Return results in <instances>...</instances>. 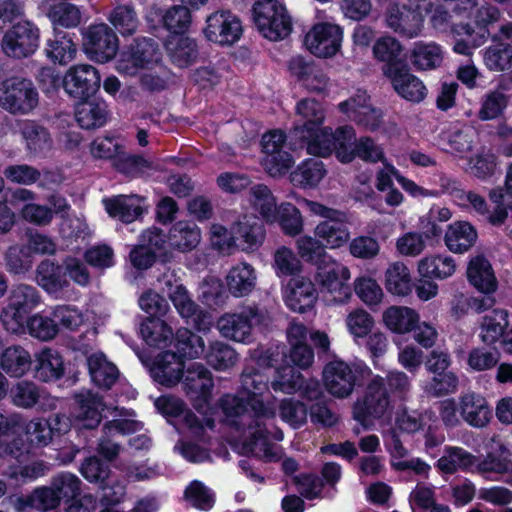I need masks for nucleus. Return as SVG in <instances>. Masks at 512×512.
<instances>
[{
    "label": "nucleus",
    "instance_id": "nucleus-63",
    "mask_svg": "<svg viewBox=\"0 0 512 512\" xmlns=\"http://www.w3.org/2000/svg\"><path fill=\"white\" fill-rule=\"evenodd\" d=\"M41 397L39 387L32 381L17 382L10 390V399L13 405L22 409H31Z\"/></svg>",
    "mask_w": 512,
    "mask_h": 512
},
{
    "label": "nucleus",
    "instance_id": "nucleus-46",
    "mask_svg": "<svg viewBox=\"0 0 512 512\" xmlns=\"http://www.w3.org/2000/svg\"><path fill=\"white\" fill-rule=\"evenodd\" d=\"M140 334L149 345L165 348L173 341L172 328L160 318L147 317L140 325Z\"/></svg>",
    "mask_w": 512,
    "mask_h": 512
},
{
    "label": "nucleus",
    "instance_id": "nucleus-12",
    "mask_svg": "<svg viewBox=\"0 0 512 512\" xmlns=\"http://www.w3.org/2000/svg\"><path fill=\"white\" fill-rule=\"evenodd\" d=\"M83 46L91 59L106 63L116 56L119 41L115 31L107 24L101 23L87 29Z\"/></svg>",
    "mask_w": 512,
    "mask_h": 512
},
{
    "label": "nucleus",
    "instance_id": "nucleus-44",
    "mask_svg": "<svg viewBox=\"0 0 512 512\" xmlns=\"http://www.w3.org/2000/svg\"><path fill=\"white\" fill-rule=\"evenodd\" d=\"M47 16L54 26L73 29L82 22V12L78 6L65 0L54 1L47 10Z\"/></svg>",
    "mask_w": 512,
    "mask_h": 512
},
{
    "label": "nucleus",
    "instance_id": "nucleus-27",
    "mask_svg": "<svg viewBox=\"0 0 512 512\" xmlns=\"http://www.w3.org/2000/svg\"><path fill=\"white\" fill-rule=\"evenodd\" d=\"M133 430L132 421L126 419L108 421L103 426V435L98 441L97 452L107 461H114L121 451V445L115 440V436L129 434Z\"/></svg>",
    "mask_w": 512,
    "mask_h": 512
},
{
    "label": "nucleus",
    "instance_id": "nucleus-2",
    "mask_svg": "<svg viewBox=\"0 0 512 512\" xmlns=\"http://www.w3.org/2000/svg\"><path fill=\"white\" fill-rule=\"evenodd\" d=\"M42 302V295L36 286L27 283L14 285L9 293L7 305L0 314L4 329L13 334L23 331L28 315Z\"/></svg>",
    "mask_w": 512,
    "mask_h": 512
},
{
    "label": "nucleus",
    "instance_id": "nucleus-10",
    "mask_svg": "<svg viewBox=\"0 0 512 512\" xmlns=\"http://www.w3.org/2000/svg\"><path fill=\"white\" fill-rule=\"evenodd\" d=\"M100 83L99 71L90 64L71 66L62 80L65 92L77 100H87L93 96L98 91Z\"/></svg>",
    "mask_w": 512,
    "mask_h": 512
},
{
    "label": "nucleus",
    "instance_id": "nucleus-59",
    "mask_svg": "<svg viewBox=\"0 0 512 512\" xmlns=\"http://www.w3.org/2000/svg\"><path fill=\"white\" fill-rule=\"evenodd\" d=\"M442 59L441 49L434 43L417 42L411 54L412 64L419 70L434 69L440 66Z\"/></svg>",
    "mask_w": 512,
    "mask_h": 512
},
{
    "label": "nucleus",
    "instance_id": "nucleus-28",
    "mask_svg": "<svg viewBox=\"0 0 512 512\" xmlns=\"http://www.w3.org/2000/svg\"><path fill=\"white\" fill-rule=\"evenodd\" d=\"M35 281L48 294L59 293L70 285L64 265L50 259H44L37 265Z\"/></svg>",
    "mask_w": 512,
    "mask_h": 512
},
{
    "label": "nucleus",
    "instance_id": "nucleus-24",
    "mask_svg": "<svg viewBox=\"0 0 512 512\" xmlns=\"http://www.w3.org/2000/svg\"><path fill=\"white\" fill-rule=\"evenodd\" d=\"M184 362L175 352L165 351L160 353L150 368L151 377L155 382L172 387L183 378Z\"/></svg>",
    "mask_w": 512,
    "mask_h": 512
},
{
    "label": "nucleus",
    "instance_id": "nucleus-31",
    "mask_svg": "<svg viewBox=\"0 0 512 512\" xmlns=\"http://www.w3.org/2000/svg\"><path fill=\"white\" fill-rule=\"evenodd\" d=\"M507 90L508 84L505 81H500L495 89L483 95L477 113L481 121L494 120L503 115L510 102Z\"/></svg>",
    "mask_w": 512,
    "mask_h": 512
},
{
    "label": "nucleus",
    "instance_id": "nucleus-26",
    "mask_svg": "<svg viewBox=\"0 0 512 512\" xmlns=\"http://www.w3.org/2000/svg\"><path fill=\"white\" fill-rule=\"evenodd\" d=\"M144 198L135 194L116 195L103 200L104 207L110 217L129 224L139 219L144 212Z\"/></svg>",
    "mask_w": 512,
    "mask_h": 512
},
{
    "label": "nucleus",
    "instance_id": "nucleus-16",
    "mask_svg": "<svg viewBox=\"0 0 512 512\" xmlns=\"http://www.w3.org/2000/svg\"><path fill=\"white\" fill-rule=\"evenodd\" d=\"M385 23L395 33L411 39L421 33L424 16L419 6L412 8L406 4H393L385 12Z\"/></svg>",
    "mask_w": 512,
    "mask_h": 512
},
{
    "label": "nucleus",
    "instance_id": "nucleus-55",
    "mask_svg": "<svg viewBox=\"0 0 512 512\" xmlns=\"http://www.w3.org/2000/svg\"><path fill=\"white\" fill-rule=\"evenodd\" d=\"M486 68L492 72H504L512 68V46L499 42L487 47L483 54Z\"/></svg>",
    "mask_w": 512,
    "mask_h": 512
},
{
    "label": "nucleus",
    "instance_id": "nucleus-20",
    "mask_svg": "<svg viewBox=\"0 0 512 512\" xmlns=\"http://www.w3.org/2000/svg\"><path fill=\"white\" fill-rule=\"evenodd\" d=\"M265 228L255 216L244 215L231 226V240L242 251L253 252L264 242Z\"/></svg>",
    "mask_w": 512,
    "mask_h": 512
},
{
    "label": "nucleus",
    "instance_id": "nucleus-6",
    "mask_svg": "<svg viewBox=\"0 0 512 512\" xmlns=\"http://www.w3.org/2000/svg\"><path fill=\"white\" fill-rule=\"evenodd\" d=\"M391 407L385 380L376 375L366 385L364 393L353 404V418L363 426H368L382 418Z\"/></svg>",
    "mask_w": 512,
    "mask_h": 512
},
{
    "label": "nucleus",
    "instance_id": "nucleus-33",
    "mask_svg": "<svg viewBox=\"0 0 512 512\" xmlns=\"http://www.w3.org/2000/svg\"><path fill=\"white\" fill-rule=\"evenodd\" d=\"M469 282L479 291L491 294L497 289V279L490 262L483 256H476L467 268Z\"/></svg>",
    "mask_w": 512,
    "mask_h": 512
},
{
    "label": "nucleus",
    "instance_id": "nucleus-64",
    "mask_svg": "<svg viewBox=\"0 0 512 512\" xmlns=\"http://www.w3.org/2000/svg\"><path fill=\"white\" fill-rule=\"evenodd\" d=\"M5 179L13 184L31 186L41 179L40 170L25 163L9 164L3 169Z\"/></svg>",
    "mask_w": 512,
    "mask_h": 512
},
{
    "label": "nucleus",
    "instance_id": "nucleus-25",
    "mask_svg": "<svg viewBox=\"0 0 512 512\" xmlns=\"http://www.w3.org/2000/svg\"><path fill=\"white\" fill-rule=\"evenodd\" d=\"M316 300L317 291L309 278L297 276L290 279L285 302L291 310L304 313L314 306Z\"/></svg>",
    "mask_w": 512,
    "mask_h": 512
},
{
    "label": "nucleus",
    "instance_id": "nucleus-15",
    "mask_svg": "<svg viewBox=\"0 0 512 512\" xmlns=\"http://www.w3.org/2000/svg\"><path fill=\"white\" fill-rule=\"evenodd\" d=\"M186 395L193 401L196 410H203L211 399L214 387L212 373L201 363H192L183 373Z\"/></svg>",
    "mask_w": 512,
    "mask_h": 512
},
{
    "label": "nucleus",
    "instance_id": "nucleus-36",
    "mask_svg": "<svg viewBox=\"0 0 512 512\" xmlns=\"http://www.w3.org/2000/svg\"><path fill=\"white\" fill-rule=\"evenodd\" d=\"M420 320L419 314L406 306H390L383 313L385 326L396 334H407L415 329Z\"/></svg>",
    "mask_w": 512,
    "mask_h": 512
},
{
    "label": "nucleus",
    "instance_id": "nucleus-19",
    "mask_svg": "<svg viewBox=\"0 0 512 512\" xmlns=\"http://www.w3.org/2000/svg\"><path fill=\"white\" fill-rule=\"evenodd\" d=\"M241 388L246 393L247 404L255 419L274 418V410L266 407L260 399L261 394L267 390V379L263 374L253 368L245 369L241 374Z\"/></svg>",
    "mask_w": 512,
    "mask_h": 512
},
{
    "label": "nucleus",
    "instance_id": "nucleus-62",
    "mask_svg": "<svg viewBox=\"0 0 512 512\" xmlns=\"http://www.w3.org/2000/svg\"><path fill=\"white\" fill-rule=\"evenodd\" d=\"M303 383V375L292 365H286L277 369L271 386L276 392L293 394L302 388Z\"/></svg>",
    "mask_w": 512,
    "mask_h": 512
},
{
    "label": "nucleus",
    "instance_id": "nucleus-14",
    "mask_svg": "<svg viewBox=\"0 0 512 512\" xmlns=\"http://www.w3.org/2000/svg\"><path fill=\"white\" fill-rule=\"evenodd\" d=\"M343 30L337 24H315L305 36V45L308 50L321 58L336 55L341 48Z\"/></svg>",
    "mask_w": 512,
    "mask_h": 512
},
{
    "label": "nucleus",
    "instance_id": "nucleus-48",
    "mask_svg": "<svg viewBox=\"0 0 512 512\" xmlns=\"http://www.w3.org/2000/svg\"><path fill=\"white\" fill-rule=\"evenodd\" d=\"M169 240L176 249L182 252L191 251L200 243V229L194 223L179 221L170 229Z\"/></svg>",
    "mask_w": 512,
    "mask_h": 512
},
{
    "label": "nucleus",
    "instance_id": "nucleus-52",
    "mask_svg": "<svg viewBox=\"0 0 512 512\" xmlns=\"http://www.w3.org/2000/svg\"><path fill=\"white\" fill-rule=\"evenodd\" d=\"M174 347L180 359H195L204 352L203 339L187 328H180L173 334Z\"/></svg>",
    "mask_w": 512,
    "mask_h": 512
},
{
    "label": "nucleus",
    "instance_id": "nucleus-54",
    "mask_svg": "<svg viewBox=\"0 0 512 512\" xmlns=\"http://www.w3.org/2000/svg\"><path fill=\"white\" fill-rule=\"evenodd\" d=\"M267 223H278L284 234L297 236L303 231V218L299 209L289 202L279 205L275 212V220Z\"/></svg>",
    "mask_w": 512,
    "mask_h": 512
},
{
    "label": "nucleus",
    "instance_id": "nucleus-1",
    "mask_svg": "<svg viewBox=\"0 0 512 512\" xmlns=\"http://www.w3.org/2000/svg\"><path fill=\"white\" fill-rule=\"evenodd\" d=\"M298 119L291 132V141L295 148L305 149L307 154L327 157L333 152L337 129L322 128L325 111L315 99H303L296 106Z\"/></svg>",
    "mask_w": 512,
    "mask_h": 512
},
{
    "label": "nucleus",
    "instance_id": "nucleus-45",
    "mask_svg": "<svg viewBox=\"0 0 512 512\" xmlns=\"http://www.w3.org/2000/svg\"><path fill=\"white\" fill-rule=\"evenodd\" d=\"M456 263L450 256L428 255L418 261L417 271L421 278L446 279L454 274Z\"/></svg>",
    "mask_w": 512,
    "mask_h": 512
},
{
    "label": "nucleus",
    "instance_id": "nucleus-34",
    "mask_svg": "<svg viewBox=\"0 0 512 512\" xmlns=\"http://www.w3.org/2000/svg\"><path fill=\"white\" fill-rule=\"evenodd\" d=\"M90 377L95 385L103 389H110L119 378L118 368L102 352L87 357Z\"/></svg>",
    "mask_w": 512,
    "mask_h": 512
},
{
    "label": "nucleus",
    "instance_id": "nucleus-56",
    "mask_svg": "<svg viewBox=\"0 0 512 512\" xmlns=\"http://www.w3.org/2000/svg\"><path fill=\"white\" fill-rule=\"evenodd\" d=\"M402 50L403 48L401 43L391 36L379 38L373 46L374 57L386 64L383 69L389 67H400L399 65L402 63Z\"/></svg>",
    "mask_w": 512,
    "mask_h": 512
},
{
    "label": "nucleus",
    "instance_id": "nucleus-50",
    "mask_svg": "<svg viewBox=\"0 0 512 512\" xmlns=\"http://www.w3.org/2000/svg\"><path fill=\"white\" fill-rule=\"evenodd\" d=\"M327 170L321 160L307 159L291 173V181L303 188H314L325 177Z\"/></svg>",
    "mask_w": 512,
    "mask_h": 512
},
{
    "label": "nucleus",
    "instance_id": "nucleus-18",
    "mask_svg": "<svg viewBox=\"0 0 512 512\" xmlns=\"http://www.w3.org/2000/svg\"><path fill=\"white\" fill-rule=\"evenodd\" d=\"M383 73L390 80L393 89L403 99L413 103H419L425 99L426 86L405 65L384 68Z\"/></svg>",
    "mask_w": 512,
    "mask_h": 512
},
{
    "label": "nucleus",
    "instance_id": "nucleus-11",
    "mask_svg": "<svg viewBox=\"0 0 512 512\" xmlns=\"http://www.w3.org/2000/svg\"><path fill=\"white\" fill-rule=\"evenodd\" d=\"M161 58L158 44L151 38H138L122 53L117 69L126 75H135L139 69L149 68Z\"/></svg>",
    "mask_w": 512,
    "mask_h": 512
},
{
    "label": "nucleus",
    "instance_id": "nucleus-51",
    "mask_svg": "<svg viewBox=\"0 0 512 512\" xmlns=\"http://www.w3.org/2000/svg\"><path fill=\"white\" fill-rule=\"evenodd\" d=\"M412 278L408 267L403 262H394L385 272V287L397 296H407L412 291Z\"/></svg>",
    "mask_w": 512,
    "mask_h": 512
},
{
    "label": "nucleus",
    "instance_id": "nucleus-37",
    "mask_svg": "<svg viewBox=\"0 0 512 512\" xmlns=\"http://www.w3.org/2000/svg\"><path fill=\"white\" fill-rule=\"evenodd\" d=\"M75 119L83 129L100 128L108 119L107 105L102 101L80 100L76 105Z\"/></svg>",
    "mask_w": 512,
    "mask_h": 512
},
{
    "label": "nucleus",
    "instance_id": "nucleus-13",
    "mask_svg": "<svg viewBox=\"0 0 512 512\" xmlns=\"http://www.w3.org/2000/svg\"><path fill=\"white\" fill-rule=\"evenodd\" d=\"M350 270L337 263L334 259L326 266L317 268L316 280L322 292L329 293L334 303H343L351 297V288L348 285Z\"/></svg>",
    "mask_w": 512,
    "mask_h": 512
},
{
    "label": "nucleus",
    "instance_id": "nucleus-8",
    "mask_svg": "<svg viewBox=\"0 0 512 512\" xmlns=\"http://www.w3.org/2000/svg\"><path fill=\"white\" fill-rule=\"evenodd\" d=\"M268 319L265 309L257 305H248L242 307L239 312L222 315L217 321V328L227 339L246 342L251 337L253 327L265 324Z\"/></svg>",
    "mask_w": 512,
    "mask_h": 512
},
{
    "label": "nucleus",
    "instance_id": "nucleus-5",
    "mask_svg": "<svg viewBox=\"0 0 512 512\" xmlns=\"http://www.w3.org/2000/svg\"><path fill=\"white\" fill-rule=\"evenodd\" d=\"M39 104V93L32 80L14 76L0 83V107L12 115H27Z\"/></svg>",
    "mask_w": 512,
    "mask_h": 512
},
{
    "label": "nucleus",
    "instance_id": "nucleus-40",
    "mask_svg": "<svg viewBox=\"0 0 512 512\" xmlns=\"http://www.w3.org/2000/svg\"><path fill=\"white\" fill-rule=\"evenodd\" d=\"M476 240V229L466 221L450 224L445 233V244L454 253L467 251L475 244Z\"/></svg>",
    "mask_w": 512,
    "mask_h": 512
},
{
    "label": "nucleus",
    "instance_id": "nucleus-49",
    "mask_svg": "<svg viewBox=\"0 0 512 512\" xmlns=\"http://www.w3.org/2000/svg\"><path fill=\"white\" fill-rule=\"evenodd\" d=\"M249 203L266 221L275 220V212L279 208L270 188L264 184H255L249 189Z\"/></svg>",
    "mask_w": 512,
    "mask_h": 512
},
{
    "label": "nucleus",
    "instance_id": "nucleus-17",
    "mask_svg": "<svg viewBox=\"0 0 512 512\" xmlns=\"http://www.w3.org/2000/svg\"><path fill=\"white\" fill-rule=\"evenodd\" d=\"M204 29L206 38L220 45H232L242 34V25L237 16L230 11H217L206 20Z\"/></svg>",
    "mask_w": 512,
    "mask_h": 512
},
{
    "label": "nucleus",
    "instance_id": "nucleus-32",
    "mask_svg": "<svg viewBox=\"0 0 512 512\" xmlns=\"http://www.w3.org/2000/svg\"><path fill=\"white\" fill-rule=\"evenodd\" d=\"M509 325L508 311L505 309H493L485 314L479 321V338L488 345H495L507 330Z\"/></svg>",
    "mask_w": 512,
    "mask_h": 512
},
{
    "label": "nucleus",
    "instance_id": "nucleus-38",
    "mask_svg": "<svg viewBox=\"0 0 512 512\" xmlns=\"http://www.w3.org/2000/svg\"><path fill=\"white\" fill-rule=\"evenodd\" d=\"M30 353L20 345L5 348L0 355V368L10 377H22L31 367Z\"/></svg>",
    "mask_w": 512,
    "mask_h": 512
},
{
    "label": "nucleus",
    "instance_id": "nucleus-58",
    "mask_svg": "<svg viewBox=\"0 0 512 512\" xmlns=\"http://www.w3.org/2000/svg\"><path fill=\"white\" fill-rule=\"evenodd\" d=\"M23 432L28 444L33 448L47 447L54 440L51 428L44 417H35L26 422Z\"/></svg>",
    "mask_w": 512,
    "mask_h": 512
},
{
    "label": "nucleus",
    "instance_id": "nucleus-3",
    "mask_svg": "<svg viewBox=\"0 0 512 512\" xmlns=\"http://www.w3.org/2000/svg\"><path fill=\"white\" fill-rule=\"evenodd\" d=\"M364 373L369 375L371 370L367 367L348 363L340 358H334L323 367V386L334 398L346 399L361 384Z\"/></svg>",
    "mask_w": 512,
    "mask_h": 512
},
{
    "label": "nucleus",
    "instance_id": "nucleus-41",
    "mask_svg": "<svg viewBox=\"0 0 512 512\" xmlns=\"http://www.w3.org/2000/svg\"><path fill=\"white\" fill-rule=\"evenodd\" d=\"M165 48L170 60L180 68L188 67L198 57L197 44L189 37L172 36L167 40Z\"/></svg>",
    "mask_w": 512,
    "mask_h": 512
},
{
    "label": "nucleus",
    "instance_id": "nucleus-29",
    "mask_svg": "<svg viewBox=\"0 0 512 512\" xmlns=\"http://www.w3.org/2000/svg\"><path fill=\"white\" fill-rule=\"evenodd\" d=\"M315 236L326 242L332 249L340 248L350 239L348 219L345 212L341 216H334L329 220L321 221L314 230Z\"/></svg>",
    "mask_w": 512,
    "mask_h": 512
},
{
    "label": "nucleus",
    "instance_id": "nucleus-21",
    "mask_svg": "<svg viewBox=\"0 0 512 512\" xmlns=\"http://www.w3.org/2000/svg\"><path fill=\"white\" fill-rule=\"evenodd\" d=\"M458 412L463 421L474 428H484L492 419V409L487 399L473 391L459 397Z\"/></svg>",
    "mask_w": 512,
    "mask_h": 512
},
{
    "label": "nucleus",
    "instance_id": "nucleus-22",
    "mask_svg": "<svg viewBox=\"0 0 512 512\" xmlns=\"http://www.w3.org/2000/svg\"><path fill=\"white\" fill-rule=\"evenodd\" d=\"M265 420L254 419L253 423L248 424L253 432H251L249 441L244 443L242 449L244 453H251L267 462H276L282 457V449L268 441L269 431L266 428Z\"/></svg>",
    "mask_w": 512,
    "mask_h": 512
},
{
    "label": "nucleus",
    "instance_id": "nucleus-35",
    "mask_svg": "<svg viewBox=\"0 0 512 512\" xmlns=\"http://www.w3.org/2000/svg\"><path fill=\"white\" fill-rule=\"evenodd\" d=\"M36 377L43 382L55 381L65 373L62 355L55 349L44 348L36 356Z\"/></svg>",
    "mask_w": 512,
    "mask_h": 512
},
{
    "label": "nucleus",
    "instance_id": "nucleus-9",
    "mask_svg": "<svg viewBox=\"0 0 512 512\" xmlns=\"http://www.w3.org/2000/svg\"><path fill=\"white\" fill-rule=\"evenodd\" d=\"M40 42V29L29 20L13 24L2 38V50L11 58L23 59L33 55Z\"/></svg>",
    "mask_w": 512,
    "mask_h": 512
},
{
    "label": "nucleus",
    "instance_id": "nucleus-53",
    "mask_svg": "<svg viewBox=\"0 0 512 512\" xmlns=\"http://www.w3.org/2000/svg\"><path fill=\"white\" fill-rule=\"evenodd\" d=\"M46 51L51 60L65 65L75 58L77 46L67 33L55 30L54 38L49 40Z\"/></svg>",
    "mask_w": 512,
    "mask_h": 512
},
{
    "label": "nucleus",
    "instance_id": "nucleus-30",
    "mask_svg": "<svg viewBox=\"0 0 512 512\" xmlns=\"http://www.w3.org/2000/svg\"><path fill=\"white\" fill-rule=\"evenodd\" d=\"M257 275L254 267L242 262L233 266L226 275L228 291L234 297H245L256 287Z\"/></svg>",
    "mask_w": 512,
    "mask_h": 512
},
{
    "label": "nucleus",
    "instance_id": "nucleus-47",
    "mask_svg": "<svg viewBox=\"0 0 512 512\" xmlns=\"http://www.w3.org/2000/svg\"><path fill=\"white\" fill-rule=\"evenodd\" d=\"M298 255L316 268L326 266L333 259L326 251V246L316 237L301 236L296 240Z\"/></svg>",
    "mask_w": 512,
    "mask_h": 512
},
{
    "label": "nucleus",
    "instance_id": "nucleus-23",
    "mask_svg": "<svg viewBox=\"0 0 512 512\" xmlns=\"http://www.w3.org/2000/svg\"><path fill=\"white\" fill-rule=\"evenodd\" d=\"M77 404L75 418L85 429H95L102 420L105 404L103 398L92 391H81L74 395Z\"/></svg>",
    "mask_w": 512,
    "mask_h": 512
},
{
    "label": "nucleus",
    "instance_id": "nucleus-57",
    "mask_svg": "<svg viewBox=\"0 0 512 512\" xmlns=\"http://www.w3.org/2000/svg\"><path fill=\"white\" fill-rule=\"evenodd\" d=\"M205 359L212 368L223 371L233 367L238 361V356L230 345L215 341L209 345Z\"/></svg>",
    "mask_w": 512,
    "mask_h": 512
},
{
    "label": "nucleus",
    "instance_id": "nucleus-61",
    "mask_svg": "<svg viewBox=\"0 0 512 512\" xmlns=\"http://www.w3.org/2000/svg\"><path fill=\"white\" fill-rule=\"evenodd\" d=\"M500 352L496 347H473L467 355V365L474 372H485L495 368L500 361Z\"/></svg>",
    "mask_w": 512,
    "mask_h": 512
},
{
    "label": "nucleus",
    "instance_id": "nucleus-60",
    "mask_svg": "<svg viewBox=\"0 0 512 512\" xmlns=\"http://www.w3.org/2000/svg\"><path fill=\"white\" fill-rule=\"evenodd\" d=\"M475 457L459 447H447L437 461L438 469L445 474H453L460 469H467L474 463Z\"/></svg>",
    "mask_w": 512,
    "mask_h": 512
},
{
    "label": "nucleus",
    "instance_id": "nucleus-42",
    "mask_svg": "<svg viewBox=\"0 0 512 512\" xmlns=\"http://www.w3.org/2000/svg\"><path fill=\"white\" fill-rule=\"evenodd\" d=\"M20 132L26 142L27 149L34 155L51 150L53 141L47 128L35 121L25 120L21 123Z\"/></svg>",
    "mask_w": 512,
    "mask_h": 512
},
{
    "label": "nucleus",
    "instance_id": "nucleus-39",
    "mask_svg": "<svg viewBox=\"0 0 512 512\" xmlns=\"http://www.w3.org/2000/svg\"><path fill=\"white\" fill-rule=\"evenodd\" d=\"M110 473L109 466L103 463L96 456H91L85 459L81 466V474L90 482L100 483L104 491L101 502L105 505L116 504L120 501L122 493L117 497H112V488L103 486V483L108 478Z\"/></svg>",
    "mask_w": 512,
    "mask_h": 512
},
{
    "label": "nucleus",
    "instance_id": "nucleus-7",
    "mask_svg": "<svg viewBox=\"0 0 512 512\" xmlns=\"http://www.w3.org/2000/svg\"><path fill=\"white\" fill-rule=\"evenodd\" d=\"M334 141L333 151L342 163H350L356 157L372 163L385 159L383 149L372 138L361 137L356 140L355 131L351 126L338 127Z\"/></svg>",
    "mask_w": 512,
    "mask_h": 512
},
{
    "label": "nucleus",
    "instance_id": "nucleus-43",
    "mask_svg": "<svg viewBox=\"0 0 512 512\" xmlns=\"http://www.w3.org/2000/svg\"><path fill=\"white\" fill-rule=\"evenodd\" d=\"M108 21L124 37L134 35L140 19L132 2L119 3L109 13Z\"/></svg>",
    "mask_w": 512,
    "mask_h": 512
},
{
    "label": "nucleus",
    "instance_id": "nucleus-4",
    "mask_svg": "<svg viewBox=\"0 0 512 512\" xmlns=\"http://www.w3.org/2000/svg\"><path fill=\"white\" fill-rule=\"evenodd\" d=\"M252 14L259 32L269 40L284 39L292 31L291 17L278 0H257Z\"/></svg>",
    "mask_w": 512,
    "mask_h": 512
}]
</instances>
